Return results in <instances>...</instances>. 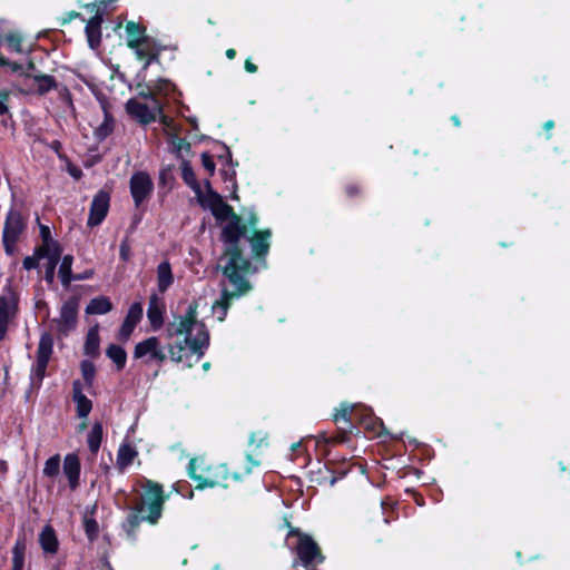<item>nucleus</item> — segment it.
<instances>
[{"label": "nucleus", "mask_w": 570, "mask_h": 570, "mask_svg": "<svg viewBox=\"0 0 570 570\" xmlns=\"http://www.w3.org/2000/svg\"><path fill=\"white\" fill-rule=\"evenodd\" d=\"M247 234V225L242 222L239 215L228 220L220 234V239L225 244L224 252L219 261H226L220 267L223 275L234 287L233 291L224 287L220 292V298L213 304V309H217V320L224 322L233 299L239 298L253 288L247 276L256 273V267L250 259L244 255L240 247V238Z\"/></svg>", "instance_id": "f257e3e1"}, {"label": "nucleus", "mask_w": 570, "mask_h": 570, "mask_svg": "<svg viewBox=\"0 0 570 570\" xmlns=\"http://www.w3.org/2000/svg\"><path fill=\"white\" fill-rule=\"evenodd\" d=\"M333 421L337 426V432L330 436H326V434L320 435L315 440V445L320 444L321 438L326 445L345 443L350 441L353 431L357 430L358 433L360 429H363L366 436L371 439L390 434L383 421L370 407L364 405L343 402L333 414Z\"/></svg>", "instance_id": "f03ea898"}, {"label": "nucleus", "mask_w": 570, "mask_h": 570, "mask_svg": "<svg viewBox=\"0 0 570 570\" xmlns=\"http://www.w3.org/2000/svg\"><path fill=\"white\" fill-rule=\"evenodd\" d=\"M197 302L193 301L189 303L185 315L179 317L178 323H170L167 327L169 337L185 335L183 341L168 344L170 360L175 363H181L185 358H188L187 347L199 360L209 346V331L203 321L197 320Z\"/></svg>", "instance_id": "7ed1b4c3"}, {"label": "nucleus", "mask_w": 570, "mask_h": 570, "mask_svg": "<svg viewBox=\"0 0 570 570\" xmlns=\"http://www.w3.org/2000/svg\"><path fill=\"white\" fill-rule=\"evenodd\" d=\"M257 465H259V462L254 460L250 454H246L244 471L232 473L225 463H208L204 458H193L188 462V475L196 482V490L206 488L227 489L232 483L240 482Z\"/></svg>", "instance_id": "20e7f679"}, {"label": "nucleus", "mask_w": 570, "mask_h": 570, "mask_svg": "<svg viewBox=\"0 0 570 570\" xmlns=\"http://www.w3.org/2000/svg\"><path fill=\"white\" fill-rule=\"evenodd\" d=\"M285 523L289 529L287 537H297V544L295 547L297 560L294 561L293 567H296L299 562L306 570H317L316 567L325 560L317 542L309 534L292 527L288 521H285Z\"/></svg>", "instance_id": "39448f33"}, {"label": "nucleus", "mask_w": 570, "mask_h": 570, "mask_svg": "<svg viewBox=\"0 0 570 570\" xmlns=\"http://www.w3.org/2000/svg\"><path fill=\"white\" fill-rule=\"evenodd\" d=\"M28 228V216L20 208L10 207L2 229V246L8 256H13L17 245Z\"/></svg>", "instance_id": "423d86ee"}, {"label": "nucleus", "mask_w": 570, "mask_h": 570, "mask_svg": "<svg viewBox=\"0 0 570 570\" xmlns=\"http://www.w3.org/2000/svg\"><path fill=\"white\" fill-rule=\"evenodd\" d=\"M164 501H139V504L129 513L125 524L127 534L135 538V531L142 521L156 523L161 515Z\"/></svg>", "instance_id": "0eeeda50"}, {"label": "nucleus", "mask_w": 570, "mask_h": 570, "mask_svg": "<svg viewBox=\"0 0 570 570\" xmlns=\"http://www.w3.org/2000/svg\"><path fill=\"white\" fill-rule=\"evenodd\" d=\"M166 49L167 47L161 45L157 39L148 37L138 49L131 50L136 59L142 62L137 77L144 80L148 68L154 63H160V56Z\"/></svg>", "instance_id": "6e6552de"}, {"label": "nucleus", "mask_w": 570, "mask_h": 570, "mask_svg": "<svg viewBox=\"0 0 570 570\" xmlns=\"http://www.w3.org/2000/svg\"><path fill=\"white\" fill-rule=\"evenodd\" d=\"M7 295H0V342L7 336L10 323L16 320L19 312V295L11 287H4Z\"/></svg>", "instance_id": "1a4fd4ad"}, {"label": "nucleus", "mask_w": 570, "mask_h": 570, "mask_svg": "<svg viewBox=\"0 0 570 570\" xmlns=\"http://www.w3.org/2000/svg\"><path fill=\"white\" fill-rule=\"evenodd\" d=\"M114 0H101L100 4L104 8L98 7L96 3H88L85 7L90 11H95L94 17H91L85 28L88 46L96 50L101 45V23L104 21V12L107 6Z\"/></svg>", "instance_id": "9d476101"}, {"label": "nucleus", "mask_w": 570, "mask_h": 570, "mask_svg": "<svg viewBox=\"0 0 570 570\" xmlns=\"http://www.w3.org/2000/svg\"><path fill=\"white\" fill-rule=\"evenodd\" d=\"M129 188L135 206L139 207L151 195L154 184L147 173L137 171L130 177Z\"/></svg>", "instance_id": "9b49d317"}, {"label": "nucleus", "mask_w": 570, "mask_h": 570, "mask_svg": "<svg viewBox=\"0 0 570 570\" xmlns=\"http://www.w3.org/2000/svg\"><path fill=\"white\" fill-rule=\"evenodd\" d=\"M109 207L110 193L105 189H100L91 200L87 225L89 227L100 225L107 217Z\"/></svg>", "instance_id": "f8f14e48"}, {"label": "nucleus", "mask_w": 570, "mask_h": 570, "mask_svg": "<svg viewBox=\"0 0 570 570\" xmlns=\"http://www.w3.org/2000/svg\"><path fill=\"white\" fill-rule=\"evenodd\" d=\"M171 87L173 83L166 79H159L154 86L138 83V96L144 99L150 100L151 104L154 105V108L160 114L161 109H164V104L158 98V95H168Z\"/></svg>", "instance_id": "ddd939ff"}, {"label": "nucleus", "mask_w": 570, "mask_h": 570, "mask_svg": "<svg viewBox=\"0 0 570 570\" xmlns=\"http://www.w3.org/2000/svg\"><path fill=\"white\" fill-rule=\"evenodd\" d=\"M142 318V305L139 302H135L130 305L122 324L120 325L117 340L121 343H126L129 341L131 334L134 333L136 326L140 323Z\"/></svg>", "instance_id": "4468645a"}, {"label": "nucleus", "mask_w": 570, "mask_h": 570, "mask_svg": "<svg viewBox=\"0 0 570 570\" xmlns=\"http://www.w3.org/2000/svg\"><path fill=\"white\" fill-rule=\"evenodd\" d=\"M79 301L77 297H70L66 301L60 309V318L58 323V332L67 335L69 331L73 330L78 318Z\"/></svg>", "instance_id": "2eb2a0df"}, {"label": "nucleus", "mask_w": 570, "mask_h": 570, "mask_svg": "<svg viewBox=\"0 0 570 570\" xmlns=\"http://www.w3.org/2000/svg\"><path fill=\"white\" fill-rule=\"evenodd\" d=\"M127 114L135 118L141 125H149L157 119L159 114L151 104L149 107L147 104L140 102L137 99H129L126 104Z\"/></svg>", "instance_id": "dca6fc26"}, {"label": "nucleus", "mask_w": 570, "mask_h": 570, "mask_svg": "<svg viewBox=\"0 0 570 570\" xmlns=\"http://www.w3.org/2000/svg\"><path fill=\"white\" fill-rule=\"evenodd\" d=\"M272 237L271 229H255L252 235L248 237V242L250 244L253 257L257 261L261 258H265V256L269 252L271 243L269 239Z\"/></svg>", "instance_id": "f3484780"}, {"label": "nucleus", "mask_w": 570, "mask_h": 570, "mask_svg": "<svg viewBox=\"0 0 570 570\" xmlns=\"http://www.w3.org/2000/svg\"><path fill=\"white\" fill-rule=\"evenodd\" d=\"M160 347V341L156 336H149L135 345L132 356L135 360H141L142 364L148 365Z\"/></svg>", "instance_id": "a211bd4d"}, {"label": "nucleus", "mask_w": 570, "mask_h": 570, "mask_svg": "<svg viewBox=\"0 0 570 570\" xmlns=\"http://www.w3.org/2000/svg\"><path fill=\"white\" fill-rule=\"evenodd\" d=\"M24 78L32 79L29 92L38 96H45L51 90L58 89V81L51 75L46 73H24Z\"/></svg>", "instance_id": "6ab92c4d"}, {"label": "nucleus", "mask_w": 570, "mask_h": 570, "mask_svg": "<svg viewBox=\"0 0 570 570\" xmlns=\"http://www.w3.org/2000/svg\"><path fill=\"white\" fill-rule=\"evenodd\" d=\"M62 471L67 478L68 485L71 490L79 487V479L81 472V463L78 454L68 453L63 459Z\"/></svg>", "instance_id": "aec40b11"}, {"label": "nucleus", "mask_w": 570, "mask_h": 570, "mask_svg": "<svg viewBox=\"0 0 570 570\" xmlns=\"http://www.w3.org/2000/svg\"><path fill=\"white\" fill-rule=\"evenodd\" d=\"M165 312L166 307L161 298L155 293L151 294L148 302L147 317L154 331H158L163 327Z\"/></svg>", "instance_id": "412c9836"}, {"label": "nucleus", "mask_w": 570, "mask_h": 570, "mask_svg": "<svg viewBox=\"0 0 570 570\" xmlns=\"http://www.w3.org/2000/svg\"><path fill=\"white\" fill-rule=\"evenodd\" d=\"M126 45L130 50L138 49L149 36L145 24L135 21H127L125 26Z\"/></svg>", "instance_id": "4be33fe9"}, {"label": "nucleus", "mask_w": 570, "mask_h": 570, "mask_svg": "<svg viewBox=\"0 0 570 570\" xmlns=\"http://www.w3.org/2000/svg\"><path fill=\"white\" fill-rule=\"evenodd\" d=\"M83 384L79 380L72 382V400L76 403V412L79 419L87 420L92 410V402L82 392Z\"/></svg>", "instance_id": "5701e85b"}, {"label": "nucleus", "mask_w": 570, "mask_h": 570, "mask_svg": "<svg viewBox=\"0 0 570 570\" xmlns=\"http://www.w3.org/2000/svg\"><path fill=\"white\" fill-rule=\"evenodd\" d=\"M181 170V179L183 181L190 187L197 196V200L200 206H205V196L203 195V190L200 184L198 183L193 166L189 160L181 159L180 164Z\"/></svg>", "instance_id": "b1692460"}, {"label": "nucleus", "mask_w": 570, "mask_h": 570, "mask_svg": "<svg viewBox=\"0 0 570 570\" xmlns=\"http://www.w3.org/2000/svg\"><path fill=\"white\" fill-rule=\"evenodd\" d=\"M83 353L92 358L100 355V336L98 325L88 330L83 345Z\"/></svg>", "instance_id": "393cba45"}, {"label": "nucleus", "mask_w": 570, "mask_h": 570, "mask_svg": "<svg viewBox=\"0 0 570 570\" xmlns=\"http://www.w3.org/2000/svg\"><path fill=\"white\" fill-rule=\"evenodd\" d=\"M53 352V337L49 332H43L40 336L36 361L49 364Z\"/></svg>", "instance_id": "a878e982"}, {"label": "nucleus", "mask_w": 570, "mask_h": 570, "mask_svg": "<svg viewBox=\"0 0 570 570\" xmlns=\"http://www.w3.org/2000/svg\"><path fill=\"white\" fill-rule=\"evenodd\" d=\"M140 497L138 499H168L165 494L164 487L153 480L145 479L140 483Z\"/></svg>", "instance_id": "bb28decb"}, {"label": "nucleus", "mask_w": 570, "mask_h": 570, "mask_svg": "<svg viewBox=\"0 0 570 570\" xmlns=\"http://www.w3.org/2000/svg\"><path fill=\"white\" fill-rule=\"evenodd\" d=\"M174 283V275L169 262L164 261L157 266V286L160 293H165Z\"/></svg>", "instance_id": "cd10ccee"}, {"label": "nucleus", "mask_w": 570, "mask_h": 570, "mask_svg": "<svg viewBox=\"0 0 570 570\" xmlns=\"http://www.w3.org/2000/svg\"><path fill=\"white\" fill-rule=\"evenodd\" d=\"M39 542L42 550L47 553H56L58 550V540L55 530L46 525L39 535Z\"/></svg>", "instance_id": "c85d7f7f"}, {"label": "nucleus", "mask_w": 570, "mask_h": 570, "mask_svg": "<svg viewBox=\"0 0 570 570\" xmlns=\"http://www.w3.org/2000/svg\"><path fill=\"white\" fill-rule=\"evenodd\" d=\"M112 309L111 301L106 296L92 298L86 307V313L89 315H104Z\"/></svg>", "instance_id": "c756f323"}, {"label": "nucleus", "mask_w": 570, "mask_h": 570, "mask_svg": "<svg viewBox=\"0 0 570 570\" xmlns=\"http://www.w3.org/2000/svg\"><path fill=\"white\" fill-rule=\"evenodd\" d=\"M106 355L110 358L118 371H122L127 363V352L126 350L118 344H109L106 348Z\"/></svg>", "instance_id": "7c9ffc66"}, {"label": "nucleus", "mask_w": 570, "mask_h": 570, "mask_svg": "<svg viewBox=\"0 0 570 570\" xmlns=\"http://www.w3.org/2000/svg\"><path fill=\"white\" fill-rule=\"evenodd\" d=\"M104 428L101 422H95L87 435L88 449L92 454H97L102 442Z\"/></svg>", "instance_id": "2f4dec72"}, {"label": "nucleus", "mask_w": 570, "mask_h": 570, "mask_svg": "<svg viewBox=\"0 0 570 570\" xmlns=\"http://www.w3.org/2000/svg\"><path fill=\"white\" fill-rule=\"evenodd\" d=\"M97 509V503H94L90 511H86L83 514V528L89 541H94L97 539L99 533V525L96 519L92 518Z\"/></svg>", "instance_id": "473e14b6"}, {"label": "nucleus", "mask_w": 570, "mask_h": 570, "mask_svg": "<svg viewBox=\"0 0 570 570\" xmlns=\"http://www.w3.org/2000/svg\"><path fill=\"white\" fill-rule=\"evenodd\" d=\"M115 120L112 115L104 107V121L95 129V136L99 140L106 139L114 131Z\"/></svg>", "instance_id": "72a5a7b5"}, {"label": "nucleus", "mask_w": 570, "mask_h": 570, "mask_svg": "<svg viewBox=\"0 0 570 570\" xmlns=\"http://www.w3.org/2000/svg\"><path fill=\"white\" fill-rule=\"evenodd\" d=\"M72 263L73 256L67 254L62 257L61 264L59 267V276L63 286H69L73 281L75 274H72Z\"/></svg>", "instance_id": "f704fd0d"}, {"label": "nucleus", "mask_w": 570, "mask_h": 570, "mask_svg": "<svg viewBox=\"0 0 570 570\" xmlns=\"http://www.w3.org/2000/svg\"><path fill=\"white\" fill-rule=\"evenodd\" d=\"M167 136H168L167 140L173 149V153L176 154L177 158L184 159L181 156L183 146H186V153H189L191 149L190 144L185 138H180L178 136L177 131L167 132Z\"/></svg>", "instance_id": "c9c22d12"}, {"label": "nucleus", "mask_w": 570, "mask_h": 570, "mask_svg": "<svg viewBox=\"0 0 570 570\" xmlns=\"http://www.w3.org/2000/svg\"><path fill=\"white\" fill-rule=\"evenodd\" d=\"M212 214L217 220H229L236 217L238 214L235 213L234 208L225 203L224 200L212 208Z\"/></svg>", "instance_id": "e433bc0d"}, {"label": "nucleus", "mask_w": 570, "mask_h": 570, "mask_svg": "<svg viewBox=\"0 0 570 570\" xmlns=\"http://www.w3.org/2000/svg\"><path fill=\"white\" fill-rule=\"evenodd\" d=\"M61 459L59 454L50 456L46 462L42 470L45 476L55 479L60 473Z\"/></svg>", "instance_id": "4c0bfd02"}, {"label": "nucleus", "mask_w": 570, "mask_h": 570, "mask_svg": "<svg viewBox=\"0 0 570 570\" xmlns=\"http://www.w3.org/2000/svg\"><path fill=\"white\" fill-rule=\"evenodd\" d=\"M26 544L23 541L18 540L12 549V569L22 570L24 564Z\"/></svg>", "instance_id": "58836bf2"}, {"label": "nucleus", "mask_w": 570, "mask_h": 570, "mask_svg": "<svg viewBox=\"0 0 570 570\" xmlns=\"http://www.w3.org/2000/svg\"><path fill=\"white\" fill-rule=\"evenodd\" d=\"M80 371L85 382V385L90 389L94 385L96 367L95 364L89 360H83L80 363Z\"/></svg>", "instance_id": "ea45409f"}, {"label": "nucleus", "mask_w": 570, "mask_h": 570, "mask_svg": "<svg viewBox=\"0 0 570 570\" xmlns=\"http://www.w3.org/2000/svg\"><path fill=\"white\" fill-rule=\"evenodd\" d=\"M47 255V252L45 248H35L33 255L27 256L22 261V267L26 271H31L39 267V261L45 258Z\"/></svg>", "instance_id": "a19ab883"}, {"label": "nucleus", "mask_w": 570, "mask_h": 570, "mask_svg": "<svg viewBox=\"0 0 570 570\" xmlns=\"http://www.w3.org/2000/svg\"><path fill=\"white\" fill-rule=\"evenodd\" d=\"M205 187L207 189V196L205 197V206L203 207L212 210V208H215L216 205L223 202V197L212 188L209 179L205 180Z\"/></svg>", "instance_id": "79ce46f5"}, {"label": "nucleus", "mask_w": 570, "mask_h": 570, "mask_svg": "<svg viewBox=\"0 0 570 570\" xmlns=\"http://www.w3.org/2000/svg\"><path fill=\"white\" fill-rule=\"evenodd\" d=\"M10 91L9 90H0V116H8L11 120L12 128L14 127L13 116L10 112L9 100H10Z\"/></svg>", "instance_id": "37998d69"}, {"label": "nucleus", "mask_w": 570, "mask_h": 570, "mask_svg": "<svg viewBox=\"0 0 570 570\" xmlns=\"http://www.w3.org/2000/svg\"><path fill=\"white\" fill-rule=\"evenodd\" d=\"M137 452L129 445H122L120 446L118 451V464L121 466L129 465L134 458L136 456Z\"/></svg>", "instance_id": "c03bdc74"}, {"label": "nucleus", "mask_w": 570, "mask_h": 570, "mask_svg": "<svg viewBox=\"0 0 570 570\" xmlns=\"http://www.w3.org/2000/svg\"><path fill=\"white\" fill-rule=\"evenodd\" d=\"M174 165H167L166 167H163L159 171V184L165 187L171 188L175 183L174 177Z\"/></svg>", "instance_id": "a18cd8bd"}, {"label": "nucleus", "mask_w": 570, "mask_h": 570, "mask_svg": "<svg viewBox=\"0 0 570 570\" xmlns=\"http://www.w3.org/2000/svg\"><path fill=\"white\" fill-rule=\"evenodd\" d=\"M220 175H222V178L225 183H230L232 184V188H233V193L230 195V198L232 199H238V196H237V181H236V171L235 169H222L220 170Z\"/></svg>", "instance_id": "49530a36"}, {"label": "nucleus", "mask_w": 570, "mask_h": 570, "mask_svg": "<svg viewBox=\"0 0 570 570\" xmlns=\"http://www.w3.org/2000/svg\"><path fill=\"white\" fill-rule=\"evenodd\" d=\"M61 254V245L57 240H53L47 245V255L45 258H47L48 261L53 259V262L59 263L60 259H62Z\"/></svg>", "instance_id": "de8ad7c7"}, {"label": "nucleus", "mask_w": 570, "mask_h": 570, "mask_svg": "<svg viewBox=\"0 0 570 570\" xmlns=\"http://www.w3.org/2000/svg\"><path fill=\"white\" fill-rule=\"evenodd\" d=\"M8 48L14 52H22V37L19 33H8L6 36Z\"/></svg>", "instance_id": "09e8293b"}, {"label": "nucleus", "mask_w": 570, "mask_h": 570, "mask_svg": "<svg viewBox=\"0 0 570 570\" xmlns=\"http://www.w3.org/2000/svg\"><path fill=\"white\" fill-rule=\"evenodd\" d=\"M173 488L175 492L179 495H181L184 499H191L193 498V490L190 488V484L185 481L180 480L173 484Z\"/></svg>", "instance_id": "8fccbe9b"}, {"label": "nucleus", "mask_w": 570, "mask_h": 570, "mask_svg": "<svg viewBox=\"0 0 570 570\" xmlns=\"http://www.w3.org/2000/svg\"><path fill=\"white\" fill-rule=\"evenodd\" d=\"M47 367H48V364L37 362V361L35 363V365L32 366V370H31L32 380H37L39 385L42 383V380L46 376Z\"/></svg>", "instance_id": "3c124183"}, {"label": "nucleus", "mask_w": 570, "mask_h": 570, "mask_svg": "<svg viewBox=\"0 0 570 570\" xmlns=\"http://www.w3.org/2000/svg\"><path fill=\"white\" fill-rule=\"evenodd\" d=\"M119 257L124 263H127L131 257V247L129 236H125L119 246Z\"/></svg>", "instance_id": "603ef678"}, {"label": "nucleus", "mask_w": 570, "mask_h": 570, "mask_svg": "<svg viewBox=\"0 0 570 570\" xmlns=\"http://www.w3.org/2000/svg\"><path fill=\"white\" fill-rule=\"evenodd\" d=\"M0 66L1 67H9L11 71L19 72L21 76L24 77L23 66L19 62L11 61L7 57L0 53Z\"/></svg>", "instance_id": "864d4df0"}, {"label": "nucleus", "mask_w": 570, "mask_h": 570, "mask_svg": "<svg viewBox=\"0 0 570 570\" xmlns=\"http://www.w3.org/2000/svg\"><path fill=\"white\" fill-rule=\"evenodd\" d=\"M203 167L208 171L209 176H214L216 170V165L213 159V156L207 151L203 153L200 156Z\"/></svg>", "instance_id": "5fc2aeb1"}, {"label": "nucleus", "mask_w": 570, "mask_h": 570, "mask_svg": "<svg viewBox=\"0 0 570 570\" xmlns=\"http://www.w3.org/2000/svg\"><path fill=\"white\" fill-rule=\"evenodd\" d=\"M57 265V262H53V259H49L47 261V264L45 266V281L49 285H51L55 282V273Z\"/></svg>", "instance_id": "6e6d98bb"}, {"label": "nucleus", "mask_w": 570, "mask_h": 570, "mask_svg": "<svg viewBox=\"0 0 570 570\" xmlns=\"http://www.w3.org/2000/svg\"><path fill=\"white\" fill-rule=\"evenodd\" d=\"M344 193L347 198H356L360 197L362 194V187L357 183H347L344 186Z\"/></svg>", "instance_id": "4d7b16f0"}, {"label": "nucleus", "mask_w": 570, "mask_h": 570, "mask_svg": "<svg viewBox=\"0 0 570 570\" xmlns=\"http://www.w3.org/2000/svg\"><path fill=\"white\" fill-rule=\"evenodd\" d=\"M218 144L222 146V148L225 151L224 154L218 155V160L225 161L226 165H229L230 167L237 166L238 163L233 161V156H232V151H230L229 147L223 141H218Z\"/></svg>", "instance_id": "13d9d810"}, {"label": "nucleus", "mask_w": 570, "mask_h": 570, "mask_svg": "<svg viewBox=\"0 0 570 570\" xmlns=\"http://www.w3.org/2000/svg\"><path fill=\"white\" fill-rule=\"evenodd\" d=\"M40 237L41 245L37 246V248H45L47 250V245L53 242L50 228L47 225H40Z\"/></svg>", "instance_id": "bf43d9fd"}, {"label": "nucleus", "mask_w": 570, "mask_h": 570, "mask_svg": "<svg viewBox=\"0 0 570 570\" xmlns=\"http://www.w3.org/2000/svg\"><path fill=\"white\" fill-rule=\"evenodd\" d=\"M77 18L81 19L82 21H86L80 12L71 10V11H68V12L63 13L59 18V23H60V26H65V24L71 22L73 19H77Z\"/></svg>", "instance_id": "052dcab7"}, {"label": "nucleus", "mask_w": 570, "mask_h": 570, "mask_svg": "<svg viewBox=\"0 0 570 570\" xmlns=\"http://www.w3.org/2000/svg\"><path fill=\"white\" fill-rule=\"evenodd\" d=\"M63 161H66V165H67V171L68 174L76 180H79L83 173L82 170L72 164V161L69 159V157L67 159H65Z\"/></svg>", "instance_id": "680f3d73"}, {"label": "nucleus", "mask_w": 570, "mask_h": 570, "mask_svg": "<svg viewBox=\"0 0 570 570\" xmlns=\"http://www.w3.org/2000/svg\"><path fill=\"white\" fill-rule=\"evenodd\" d=\"M49 147L57 154L60 160H65L68 158V156L65 153H62V144L59 140H52Z\"/></svg>", "instance_id": "e2e57ef3"}, {"label": "nucleus", "mask_w": 570, "mask_h": 570, "mask_svg": "<svg viewBox=\"0 0 570 570\" xmlns=\"http://www.w3.org/2000/svg\"><path fill=\"white\" fill-rule=\"evenodd\" d=\"M157 116H159V120L165 127H167L168 129H173L174 131H177L173 118L168 117L163 111L160 114H157Z\"/></svg>", "instance_id": "0e129e2a"}, {"label": "nucleus", "mask_w": 570, "mask_h": 570, "mask_svg": "<svg viewBox=\"0 0 570 570\" xmlns=\"http://www.w3.org/2000/svg\"><path fill=\"white\" fill-rule=\"evenodd\" d=\"M245 224L247 225V229L248 228H253V230L257 229L256 226L258 224V216L256 215L255 212L249 213Z\"/></svg>", "instance_id": "69168bd1"}, {"label": "nucleus", "mask_w": 570, "mask_h": 570, "mask_svg": "<svg viewBox=\"0 0 570 570\" xmlns=\"http://www.w3.org/2000/svg\"><path fill=\"white\" fill-rule=\"evenodd\" d=\"M95 275L94 269H86L82 273L75 274L73 281H85L90 279Z\"/></svg>", "instance_id": "338daca9"}, {"label": "nucleus", "mask_w": 570, "mask_h": 570, "mask_svg": "<svg viewBox=\"0 0 570 570\" xmlns=\"http://www.w3.org/2000/svg\"><path fill=\"white\" fill-rule=\"evenodd\" d=\"M167 360V355L165 354L163 347L160 346L158 352L153 357V362H156L158 364V367L161 366V364Z\"/></svg>", "instance_id": "774afa93"}]
</instances>
